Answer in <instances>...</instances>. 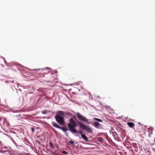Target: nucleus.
<instances>
[{
  "mask_svg": "<svg viewBox=\"0 0 155 155\" xmlns=\"http://www.w3.org/2000/svg\"><path fill=\"white\" fill-rule=\"evenodd\" d=\"M70 123H68V127L72 133L77 134L79 133L81 135L83 134V132L81 130H79L77 131L75 128L77 126L76 122L72 118H71L69 120Z\"/></svg>",
  "mask_w": 155,
  "mask_h": 155,
  "instance_id": "f257e3e1",
  "label": "nucleus"
},
{
  "mask_svg": "<svg viewBox=\"0 0 155 155\" xmlns=\"http://www.w3.org/2000/svg\"><path fill=\"white\" fill-rule=\"evenodd\" d=\"M80 128L82 130H84L88 133L91 134L92 130L89 125H85L79 121H77Z\"/></svg>",
  "mask_w": 155,
  "mask_h": 155,
  "instance_id": "f03ea898",
  "label": "nucleus"
},
{
  "mask_svg": "<svg viewBox=\"0 0 155 155\" xmlns=\"http://www.w3.org/2000/svg\"><path fill=\"white\" fill-rule=\"evenodd\" d=\"M76 115L79 120L83 122H85L87 124H90L91 123L88 120L81 115L80 113H76Z\"/></svg>",
  "mask_w": 155,
  "mask_h": 155,
  "instance_id": "7ed1b4c3",
  "label": "nucleus"
},
{
  "mask_svg": "<svg viewBox=\"0 0 155 155\" xmlns=\"http://www.w3.org/2000/svg\"><path fill=\"white\" fill-rule=\"evenodd\" d=\"M55 118L57 121L60 125H62L65 124L63 118L60 115L57 114Z\"/></svg>",
  "mask_w": 155,
  "mask_h": 155,
  "instance_id": "20e7f679",
  "label": "nucleus"
},
{
  "mask_svg": "<svg viewBox=\"0 0 155 155\" xmlns=\"http://www.w3.org/2000/svg\"><path fill=\"white\" fill-rule=\"evenodd\" d=\"M92 125L97 129H100L101 126V125L99 123L96 122H94L93 123Z\"/></svg>",
  "mask_w": 155,
  "mask_h": 155,
  "instance_id": "39448f33",
  "label": "nucleus"
},
{
  "mask_svg": "<svg viewBox=\"0 0 155 155\" xmlns=\"http://www.w3.org/2000/svg\"><path fill=\"white\" fill-rule=\"evenodd\" d=\"M127 124L129 127L130 128H133L134 126V124L132 122H128L127 123Z\"/></svg>",
  "mask_w": 155,
  "mask_h": 155,
  "instance_id": "423d86ee",
  "label": "nucleus"
},
{
  "mask_svg": "<svg viewBox=\"0 0 155 155\" xmlns=\"http://www.w3.org/2000/svg\"><path fill=\"white\" fill-rule=\"evenodd\" d=\"M81 137L83 138V139L86 142H87L88 141V139L87 137L84 135V134H82L81 135Z\"/></svg>",
  "mask_w": 155,
  "mask_h": 155,
  "instance_id": "0eeeda50",
  "label": "nucleus"
},
{
  "mask_svg": "<svg viewBox=\"0 0 155 155\" xmlns=\"http://www.w3.org/2000/svg\"><path fill=\"white\" fill-rule=\"evenodd\" d=\"M52 124L54 127L60 129L61 127L59 126L56 123L54 122H52Z\"/></svg>",
  "mask_w": 155,
  "mask_h": 155,
  "instance_id": "6e6552de",
  "label": "nucleus"
},
{
  "mask_svg": "<svg viewBox=\"0 0 155 155\" xmlns=\"http://www.w3.org/2000/svg\"><path fill=\"white\" fill-rule=\"evenodd\" d=\"M60 129L62 130L64 132H66L68 130V129L66 127H61Z\"/></svg>",
  "mask_w": 155,
  "mask_h": 155,
  "instance_id": "1a4fd4ad",
  "label": "nucleus"
},
{
  "mask_svg": "<svg viewBox=\"0 0 155 155\" xmlns=\"http://www.w3.org/2000/svg\"><path fill=\"white\" fill-rule=\"evenodd\" d=\"M58 114L63 115L64 114V112L62 111H59L57 112Z\"/></svg>",
  "mask_w": 155,
  "mask_h": 155,
  "instance_id": "9d476101",
  "label": "nucleus"
},
{
  "mask_svg": "<svg viewBox=\"0 0 155 155\" xmlns=\"http://www.w3.org/2000/svg\"><path fill=\"white\" fill-rule=\"evenodd\" d=\"M93 119L99 122H102V121L101 120L95 117H94Z\"/></svg>",
  "mask_w": 155,
  "mask_h": 155,
  "instance_id": "9b49d317",
  "label": "nucleus"
},
{
  "mask_svg": "<svg viewBox=\"0 0 155 155\" xmlns=\"http://www.w3.org/2000/svg\"><path fill=\"white\" fill-rule=\"evenodd\" d=\"M42 114H46L47 113V110H45L41 111Z\"/></svg>",
  "mask_w": 155,
  "mask_h": 155,
  "instance_id": "f8f14e48",
  "label": "nucleus"
},
{
  "mask_svg": "<svg viewBox=\"0 0 155 155\" xmlns=\"http://www.w3.org/2000/svg\"><path fill=\"white\" fill-rule=\"evenodd\" d=\"M49 144H50V146L52 148H54V146H53V143H52V142H50V143H49Z\"/></svg>",
  "mask_w": 155,
  "mask_h": 155,
  "instance_id": "ddd939ff",
  "label": "nucleus"
},
{
  "mask_svg": "<svg viewBox=\"0 0 155 155\" xmlns=\"http://www.w3.org/2000/svg\"><path fill=\"white\" fill-rule=\"evenodd\" d=\"M69 143L71 144H74V141L72 140L70 141Z\"/></svg>",
  "mask_w": 155,
  "mask_h": 155,
  "instance_id": "4468645a",
  "label": "nucleus"
},
{
  "mask_svg": "<svg viewBox=\"0 0 155 155\" xmlns=\"http://www.w3.org/2000/svg\"><path fill=\"white\" fill-rule=\"evenodd\" d=\"M35 130V129L33 127H32L31 128V130L32 131V133H33L34 132Z\"/></svg>",
  "mask_w": 155,
  "mask_h": 155,
  "instance_id": "2eb2a0df",
  "label": "nucleus"
},
{
  "mask_svg": "<svg viewBox=\"0 0 155 155\" xmlns=\"http://www.w3.org/2000/svg\"><path fill=\"white\" fill-rule=\"evenodd\" d=\"M41 69H35V71H36V70H38V71H39L40 70H41Z\"/></svg>",
  "mask_w": 155,
  "mask_h": 155,
  "instance_id": "dca6fc26",
  "label": "nucleus"
},
{
  "mask_svg": "<svg viewBox=\"0 0 155 155\" xmlns=\"http://www.w3.org/2000/svg\"><path fill=\"white\" fill-rule=\"evenodd\" d=\"M63 153H64L66 154V153H67V152L65 151H64V152H63Z\"/></svg>",
  "mask_w": 155,
  "mask_h": 155,
  "instance_id": "f3484780",
  "label": "nucleus"
},
{
  "mask_svg": "<svg viewBox=\"0 0 155 155\" xmlns=\"http://www.w3.org/2000/svg\"><path fill=\"white\" fill-rule=\"evenodd\" d=\"M66 114H67V115H70L71 114L69 113H67Z\"/></svg>",
  "mask_w": 155,
  "mask_h": 155,
  "instance_id": "a211bd4d",
  "label": "nucleus"
},
{
  "mask_svg": "<svg viewBox=\"0 0 155 155\" xmlns=\"http://www.w3.org/2000/svg\"><path fill=\"white\" fill-rule=\"evenodd\" d=\"M42 70H43V71L45 70V69H43Z\"/></svg>",
  "mask_w": 155,
  "mask_h": 155,
  "instance_id": "6ab92c4d",
  "label": "nucleus"
},
{
  "mask_svg": "<svg viewBox=\"0 0 155 155\" xmlns=\"http://www.w3.org/2000/svg\"><path fill=\"white\" fill-rule=\"evenodd\" d=\"M151 130V132H152V130Z\"/></svg>",
  "mask_w": 155,
  "mask_h": 155,
  "instance_id": "aec40b11",
  "label": "nucleus"
},
{
  "mask_svg": "<svg viewBox=\"0 0 155 155\" xmlns=\"http://www.w3.org/2000/svg\"><path fill=\"white\" fill-rule=\"evenodd\" d=\"M154 141H155V139H154Z\"/></svg>",
  "mask_w": 155,
  "mask_h": 155,
  "instance_id": "412c9836",
  "label": "nucleus"
}]
</instances>
